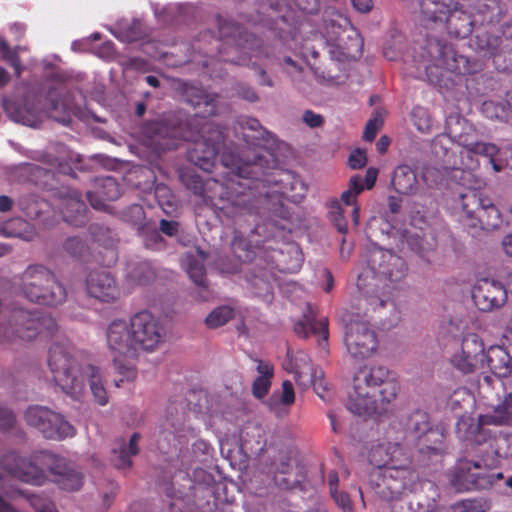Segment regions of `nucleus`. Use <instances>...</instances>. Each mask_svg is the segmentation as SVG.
I'll list each match as a JSON object with an SVG mask.
<instances>
[{
	"instance_id": "49",
	"label": "nucleus",
	"mask_w": 512,
	"mask_h": 512,
	"mask_svg": "<svg viewBox=\"0 0 512 512\" xmlns=\"http://www.w3.org/2000/svg\"><path fill=\"white\" fill-rule=\"evenodd\" d=\"M328 207L330 221L339 233L346 235L348 233V224L340 201L338 199H333L329 202Z\"/></svg>"
},
{
	"instance_id": "42",
	"label": "nucleus",
	"mask_w": 512,
	"mask_h": 512,
	"mask_svg": "<svg viewBox=\"0 0 512 512\" xmlns=\"http://www.w3.org/2000/svg\"><path fill=\"white\" fill-rule=\"evenodd\" d=\"M127 277L135 284L146 285L155 278V271L148 261L130 262Z\"/></svg>"
},
{
	"instance_id": "58",
	"label": "nucleus",
	"mask_w": 512,
	"mask_h": 512,
	"mask_svg": "<svg viewBox=\"0 0 512 512\" xmlns=\"http://www.w3.org/2000/svg\"><path fill=\"white\" fill-rule=\"evenodd\" d=\"M367 163V156L364 150L356 149L348 158V165L351 169H361Z\"/></svg>"
},
{
	"instance_id": "27",
	"label": "nucleus",
	"mask_w": 512,
	"mask_h": 512,
	"mask_svg": "<svg viewBox=\"0 0 512 512\" xmlns=\"http://www.w3.org/2000/svg\"><path fill=\"white\" fill-rule=\"evenodd\" d=\"M86 196L94 209L104 210L107 201H115L121 196V190L115 178L106 176L96 178L95 190L87 191Z\"/></svg>"
},
{
	"instance_id": "18",
	"label": "nucleus",
	"mask_w": 512,
	"mask_h": 512,
	"mask_svg": "<svg viewBox=\"0 0 512 512\" xmlns=\"http://www.w3.org/2000/svg\"><path fill=\"white\" fill-rule=\"evenodd\" d=\"M484 356L482 339L476 333H468L461 340L460 351L452 356L451 364L463 374H469L484 368Z\"/></svg>"
},
{
	"instance_id": "61",
	"label": "nucleus",
	"mask_w": 512,
	"mask_h": 512,
	"mask_svg": "<svg viewBox=\"0 0 512 512\" xmlns=\"http://www.w3.org/2000/svg\"><path fill=\"white\" fill-rule=\"evenodd\" d=\"M236 94L240 98L247 100L249 102H256L259 99L256 91L252 87L245 85V84L237 85Z\"/></svg>"
},
{
	"instance_id": "2",
	"label": "nucleus",
	"mask_w": 512,
	"mask_h": 512,
	"mask_svg": "<svg viewBox=\"0 0 512 512\" xmlns=\"http://www.w3.org/2000/svg\"><path fill=\"white\" fill-rule=\"evenodd\" d=\"M181 90L185 102L195 111L194 117L183 122L177 115L169 114L150 120L144 124L143 134L150 145L163 151L176 149L180 140L193 142L187 153L188 160L204 171H211L224 148L225 134L213 122L200 124L198 118L217 114L219 95L191 83H183Z\"/></svg>"
},
{
	"instance_id": "3",
	"label": "nucleus",
	"mask_w": 512,
	"mask_h": 512,
	"mask_svg": "<svg viewBox=\"0 0 512 512\" xmlns=\"http://www.w3.org/2000/svg\"><path fill=\"white\" fill-rule=\"evenodd\" d=\"M0 468L12 477L35 486L48 480L65 491H77L83 485V475L65 458L48 451L34 452L29 458L9 451L0 458Z\"/></svg>"
},
{
	"instance_id": "47",
	"label": "nucleus",
	"mask_w": 512,
	"mask_h": 512,
	"mask_svg": "<svg viewBox=\"0 0 512 512\" xmlns=\"http://www.w3.org/2000/svg\"><path fill=\"white\" fill-rule=\"evenodd\" d=\"M490 502L484 498L463 499L450 506L451 512H488Z\"/></svg>"
},
{
	"instance_id": "59",
	"label": "nucleus",
	"mask_w": 512,
	"mask_h": 512,
	"mask_svg": "<svg viewBox=\"0 0 512 512\" xmlns=\"http://www.w3.org/2000/svg\"><path fill=\"white\" fill-rule=\"evenodd\" d=\"M20 49L21 48L19 46L13 48L11 53L8 56H6V58H4V61H6L14 69L15 75L17 77H20V75L23 72V66L21 64V59L19 57Z\"/></svg>"
},
{
	"instance_id": "11",
	"label": "nucleus",
	"mask_w": 512,
	"mask_h": 512,
	"mask_svg": "<svg viewBox=\"0 0 512 512\" xmlns=\"http://www.w3.org/2000/svg\"><path fill=\"white\" fill-rule=\"evenodd\" d=\"M106 343L112 355L115 370L122 376L115 380L120 387L124 381H134L137 377V368L134 360L137 359L130 320L123 318L112 320L106 328Z\"/></svg>"
},
{
	"instance_id": "55",
	"label": "nucleus",
	"mask_w": 512,
	"mask_h": 512,
	"mask_svg": "<svg viewBox=\"0 0 512 512\" xmlns=\"http://www.w3.org/2000/svg\"><path fill=\"white\" fill-rule=\"evenodd\" d=\"M383 125V118L379 111H376L374 116L368 120L366 123L363 139L365 141L371 142L375 139L377 132Z\"/></svg>"
},
{
	"instance_id": "40",
	"label": "nucleus",
	"mask_w": 512,
	"mask_h": 512,
	"mask_svg": "<svg viewBox=\"0 0 512 512\" xmlns=\"http://www.w3.org/2000/svg\"><path fill=\"white\" fill-rule=\"evenodd\" d=\"M89 231L93 239L111 254L109 262L115 261L117 257L116 246L118 240L113 231L109 227L100 224L90 225Z\"/></svg>"
},
{
	"instance_id": "39",
	"label": "nucleus",
	"mask_w": 512,
	"mask_h": 512,
	"mask_svg": "<svg viewBox=\"0 0 512 512\" xmlns=\"http://www.w3.org/2000/svg\"><path fill=\"white\" fill-rule=\"evenodd\" d=\"M85 381L88 380L94 400L101 406L108 403V394L102 381L101 370L94 365L85 366Z\"/></svg>"
},
{
	"instance_id": "62",
	"label": "nucleus",
	"mask_w": 512,
	"mask_h": 512,
	"mask_svg": "<svg viewBox=\"0 0 512 512\" xmlns=\"http://www.w3.org/2000/svg\"><path fill=\"white\" fill-rule=\"evenodd\" d=\"M295 401V393L292 383L289 380H285L282 383V394H281V403L289 406L292 405Z\"/></svg>"
},
{
	"instance_id": "23",
	"label": "nucleus",
	"mask_w": 512,
	"mask_h": 512,
	"mask_svg": "<svg viewBox=\"0 0 512 512\" xmlns=\"http://www.w3.org/2000/svg\"><path fill=\"white\" fill-rule=\"evenodd\" d=\"M473 11L476 34L482 30L498 34L499 29L496 26L506 15L507 6L502 0H477Z\"/></svg>"
},
{
	"instance_id": "20",
	"label": "nucleus",
	"mask_w": 512,
	"mask_h": 512,
	"mask_svg": "<svg viewBox=\"0 0 512 512\" xmlns=\"http://www.w3.org/2000/svg\"><path fill=\"white\" fill-rule=\"evenodd\" d=\"M473 46L479 53L492 58L497 70L512 71V48L502 50V37L499 34L482 30L475 35Z\"/></svg>"
},
{
	"instance_id": "7",
	"label": "nucleus",
	"mask_w": 512,
	"mask_h": 512,
	"mask_svg": "<svg viewBox=\"0 0 512 512\" xmlns=\"http://www.w3.org/2000/svg\"><path fill=\"white\" fill-rule=\"evenodd\" d=\"M374 311L370 304L359 305V296L351 309L341 314L344 325V345L349 355L356 360H365L378 349V337L368 318V312Z\"/></svg>"
},
{
	"instance_id": "51",
	"label": "nucleus",
	"mask_w": 512,
	"mask_h": 512,
	"mask_svg": "<svg viewBox=\"0 0 512 512\" xmlns=\"http://www.w3.org/2000/svg\"><path fill=\"white\" fill-rule=\"evenodd\" d=\"M186 271L190 279L199 287L207 288V279L204 265L195 258H187Z\"/></svg>"
},
{
	"instance_id": "6",
	"label": "nucleus",
	"mask_w": 512,
	"mask_h": 512,
	"mask_svg": "<svg viewBox=\"0 0 512 512\" xmlns=\"http://www.w3.org/2000/svg\"><path fill=\"white\" fill-rule=\"evenodd\" d=\"M218 29L221 37L219 49L220 59L237 65L256 67L252 59H260L268 56L267 48L263 41L233 21L217 17Z\"/></svg>"
},
{
	"instance_id": "56",
	"label": "nucleus",
	"mask_w": 512,
	"mask_h": 512,
	"mask_svg": "<svg viewBox=\"0 0 512 512\" xmlns=\"http://www.w3.org/2000/svg\"><path fill=\"white\" fill-rule=\"evenodd\" d=\"M270 386L271 379L265 376H258L253 382L252 393L256 398L261 399L268 394Z\"/></svg>"
},
{
	"instance_id": "16",
	"label": "nucleus",
	"mask_w": 512,
	"mask_h": 512,
	"mask_svg": "<svg viewBox=\"0 0 512 512\" xmlns=\"http://www.w3.org/2000/svg\"><path fill=\"white\" fill-rule=\"evenodd\" d=\"M130 326L136 351H156L165 341L166 330L150 311L142 310L130 317Z\"/></svg>"
},
{
	"instance_id": "17",
	"label": "nucleus",
	"mask_w": 512,
	"mask_h": 512,
	"mask_svg": "<svg viewBox=\"0 0 512 512\" xmlns=\"http://www.w3.org/2000/svg\"><path fill=\"white\" fill-rule=\"evenodd\" d=\"M481 458L478 461L460 460L450 473L449 481L457 492L488 489L492 486V477L483 470Z\"/></svg>"
},
{
	"instance_id": "32",
	"label": "nucleus",
	"mask_w": 512,
	"mask_h": 512,
	"mask_svg": "<svg viewBox=\"0 0 512 512\" xmlns=\"http://www.w3.org/2000/svg\"><path fill=\"white\" fill-rule=\"evenodd\" d=\"M140 439V433L135 432L131 435L128 444L122 441L113 448L110 455L111 464L117 469L130 468L132 466L131 457L139 453Z\"/></svg>"
},
{
	"instance_id": "12",
	"label": "nucleus",
	"mask_w": 512,
	"mask_h": 512,
	"mask_svg": "<svg viewBox=\"0 0 512 512\" xmlns=\"http://www.w3.org/2000/svg\"><path fill=\"white\" fill-rule=\"evenodd\" d=\"M429 64L425 66L430 81L433 69L441 71L435 75L437 81L443 77V72L455 75H470L479 72L482 64L477 60H470L468 57L458 54L452 45L441 40H428L426 46Z\"/></svg>"
},
{
	"instance_id": "5",
	"label": "nucleus",
	"mask_w": 512,
	"mask_h": 512,
	"mask_svg": "<svg viewBox=\"0 0 512 512\" xmlns=\"http://www.w3.org/2000/svg\"><path fill=\"white\" fill-rule=\"evenodd\" d=\"M399 391V381L387 367L364 365L354 374L347 408L358 416L383 415Z\"/></svg>"
},
{
	"instance_id": "60",
	"label": "nucleus",
	"mask_w": 512,
	"mask_h": 512,
	"mask_svg": "<svg viewBox=\"0 0 512 512\" xmlns=\"http://www.w3.org/2000/svg\"><path fill=\"white\" fill-rule=\"evenodd\" d=\"M15 424V416L13 412L6 408L0 406V429L8 430L12 428Z\"/></svg>"
},
{
	"instance_id": "38",
	"label": "nucleus",
	"mask_w": 512,
	"mask_h": 512,
	"mask_svg": "<svg viewBox=\"0 0 512 512\" xmlns=\"http://www.w3.org/2000/svg\"><path fill=\"white\" fill-rule=\"evenodd\" d=\"M432 427L429 414L426 411L417 409L409 414L405 421L406 437L414 441Z\"/></svg>"
},
{
	"instance_id": "44",
	"label": "nucleus",
	"mask_w": 512,
	"mask_h": 512,
	"mask_svg": "<svg viewBox=\"0 0 512 512\" xmlns=\"http://www.w3.org/2000/svg\"><path fill=\"white\" fill-rule=\"evenodd\" d=\"M154 196L158 205L165 214L171 215L176 211L177 199L166 184H156L154 188Z\"/></svg>"
},
{
	"instance_id": "34",
	"label": "nucleus",
	"mask_w": 512,
	"mask_h": 512,
	"mask_svg": "<svg viewBox=\"0 0 512 512\" xmlns=\"http://www.w3.org/2000/svg\"><path fill=\"white\" fill-rule=\"evenodd\" d=\"M392 185L399 194H412L417 188L415 171L408 165H398L393 173Z\"/></svg>"
},
{
	"instance_id": "43",
	"label": "nucleus",
	"mask_w": 512,
	"mask_h": 512,
	"mask_svg": "<svg viewBox=\"0 0 512 512\" xmlns=\"http://www.w3.org/2000/svg\"><path fill=\"white\" fill-rule=\"evenodd\" d=\"M303 256L298 247H291L287 251V255L283 251L278 252L275 259L277 268L285 273H296L302 267Z\"/></svg>"
},
{
	"instance_id": "29",
	"label": "nucleus",
	"mask_w": 512,
	"mask_h": 512,
	"mask_svg": "<svg viewBox=\"0 0 512 512\" xmlns=\"http://www.w3.org/2000/svg\"><path fill=\"white\" fill-rule=\"evenodd\" d=\"M443 24L445 25L447 33L455 38L468 37L475 27L472 14L464 10L463 5L459 2L455 5L454 10H452V13Z\"/></svg>"
},
{
	"instance_id": "52",
	"label": "nucleus",
	"mask_w": 512,
	"mask_h": 512,
	"mask_svg": "<svg viewBox=\"0 0 512 512\" xmlns=\"http://www.w3.org/2000/svg\"><path fill=\"white\" fill-rule=\"evenodd\" d=\"M62 247L68 255L77 259L83 257L88 252L86 242L78 236L68 237Z\"/></svg>"
},
{
	"instance_id": "54",
	"label": "nucleus",
	"mask_w": 512,
	"mask_h": 512,
	"mask_svg": "<svg viewBox=\"0 0 512 512\" xmlns=\"http://www.w3.org/2000/svg\"><path fill=\"white\" fill-rule=\"evenodd\" d=\"M122 218L133 225H139L145 219V212L140 204H132L123 210Z\"/></svg>"
},
{
	"instance_id": "15",
	"label": "nucleus",
	"mask_w": 512,
	"mask_h": 512,
	"mask_svg": "<svg viewBox=\"0 0 512 512\" xmlns=\"http://www.w3.org/2000/svg\"><path fill=\"white\" fill-rule=\"evenodd\" d=\"M410 458L407 462H399L384 467L371 474V485L375 493L385 501H394L401 497L407 488V481L412 472L409 469Z\"/></svg>"
},
{
	"instance_id": "9",
	"label": "nucleus",
	"mask_w": 512,
	"mask_h": 512,
	"mask_svg": "<svg viewBox=\"0 0 512 512\" xmlns=\"http://www.w3.org/2000/svg\"><path fill=\"white\" fill-rule=\"evenodd\" d=\"M20 290L30 302L56 307L67 299V289L56 274L42 264L29 265L20 276Z\"/></svg>"
},
{
	"instance_id": "64",
	"label": "nucleus",
	"mask_w": 512,
	"mask_h": 512,
	"mask_svg": "<svg viewBox=\"0 0 512 512\" xmlns=\"http://www.w3.org/2000/svg\"><path fill=\"white\" fill-rule=\"evenodd\" d=\"M493 412L500 420V424L510 425L512 422V411H510L503 403L498 404Z\"/></svg>"
},
{
	"instance_id": "48",
	"label": "nucleus",
	"mask_w": 512,
	"mask_h": 512,
	"mask_svg": "<svg viewBox=\"0 0 512 512\" xmlns=\"http://www.w3.org/2000/svg\"><path fill=\"white\" fill-rule=\"evenodd\" d=\"M507 108L512 109V95L507 94L506 104L493 100L484 101L482 112L489 119H504L507 116Z\"/></svg>"
},
{
	"instance_id": "36",
	"label": "nucleus",
	"mask_w": 512,
	"mask_h": 512,
	"mask_svg": "<svg viewBox=\"0 0 512 512\" xmlns=\"http://www.w3.org/2000/svg\"><path fill=\"white\" fill-rule=\"evenodd\" d=\"M462 145L469 153L487 157L495 172L503 170L504 163L497 158L499 149L495 144L483 141H471L463 142Z\"/></svg>"
},
{
	"instance_id": "37",
	"label": "nucleus",
	"mask_w": 512,
	"mask_h": 512,
	"mask_svg": "<svg viewBox=\"0 0 512 512\" xmlns=\"http://www.w3.org/2000/svg\"><path fill=\"white\" fill-rule=\"evenodd\" d=\"M444 433L438 427H432L414 440L415 445L422 454H438L442 450Z\"/></svg>"
},
{
	"instance_id": "30",
	"label": "nucleus",
	"mask_w": 512,
	"mask_h": 512,
	"mask_svg": "<svg viewBox=\"0 0 512 512\" xmlns=\"http://www.w3.org/2000/svg\"><path fill=\"white\" fill-rule=\"evenodd\" d=\"M378 176V169L369 167L366 170V175L362 178L360 175H354L350 178L348 189L341 194V201L347 206H355L357 197L364 189H371L376 183Z\"/></svg>"
},
{
	"instance_id": "14",
	"label": "nucleus",
	"mask_w": 512,
	"mask_h": 512,
	"mask_svg": "<svg viewBox=\"0 0 512 512\" xmlns=\"http://www.w3.org/2000/svg\"><path fill=\"white\" fill-rule=\"evenodd\" d=\"M24 420L49 440H64L76 434L74 426L65 417L48 407L32 405L24 413Z\"/></svg>"
},
{
	"instance_id": "21",
	"label": "nucleus",
	"mask_w": 512,
	"mask_h": 512,
	"mask_svg": "<svg viewBox=\"0 0 512 512\" xmlns=\"http://www.w3.org/2000/svg\"><path fill=\"white\" fill-rule=\"evenodd\" d=\"M238 128H236L237 134L244 140L249 147L258 148L259 151L255 152L253 156L257 154H265L267 145L270 143L272 135L261 125L258 119L252 117H240L237 121ZM224 154H232L239 158L242 163L253 161L254 157L248 160H243L232 152L223 151L220 155V162H222V156Z\"/></svg>"
},
{
	"instance_id": "53",
	"label": "nucleus",
	"mask_w": 512,
	"mask_h": 512,
	"mask_svg": "<svg viewBox=\"0 0 512 512\" xmlns=\"http://www.w3.org/2000/svg\"><path fill=\"white\" fill-rule=\"evenodd\" d=\"M26 497L35 512H57L54 503L46 497L35 494Z\"/></svg>"
},
{
	"instance_id": "63",
	"label": "nucleus",
	"mask_w": 512,
	"mask_h": 512,
	"mask_svg": "<svg viewBox=\"0 0 512 512\" xmlns=\"http://www.w3.org/2000/svg\"><path fill=\"white\" fill-rule=\"evenodd\" d=\"M304 123L310 128H318L324 123L322 115L313 112L312 110H306L303 114Z\"/></svg>"
},
{
	"instance_id": "13",
	"label": "nucleus",
	"mask_w": 512,
	"mask_h": 512,
	"mask_svg": "<svg viewBox=\"0 0 512 512\" xmlns=\"http://www.w3.org/2000/svg\"><path fill=\"white\" fill-rule=\"evenodd\" d=\"M460 206L470 227L493 230L501 225V213L489 198L473 189L460 194Z\"/></svg>"
},
{
	"instance_id": "10",
	"label": "nucleus",
	"mask_w": 512,
	"mask_h": 512,
	"mask_svg": "<svg viewBox=\"0 0 512 512\" xmlns=\"http://www.w3.org/2000/svg\"><path fill=\"white\" fill-rule=\"evenodd\" d=\"M47 365L52 379L61 390L77 399L85 388V367L74 354L69 343H53L48 350Z\"/></svg>"
},
{
	"instance_id": "31",
	"label": "nucleus",
	"mask_w": 512,
	"mask_h": 512,
	"mask_svg": "<svg viewBox=\"0 0 512 512\" xmlns=\"http://www.w3.org/2000/svg\"><path fill=\"white\" fill-rule=\"evenodd\" d=\"M61 213L66 222L76 227L84 226L88 221L87 207L81 200V195L76 191L63 200Z\"/></svg>"
},
{
	"instance_id": "57",
	"label": "nucleus",
	"mask_w": 512,
	"mask_h": 512,
	"mask_svg": "<svg viewBox=\"0 0 512 512\" xmlns=\"http://www.w3.org/2000/svg\"><path fill=\"white\" fill-rule=\"evenodd\" d=\"M264 274L260 277L255 276L251 283L252 286L255 288V293L258 296H268L272 294V287L267 279H264Z\"/></svg>"
},
{
	"instance_id": "50",
	"label": "nucleus",
	"mask_w": 512,
	"mask_h": 512,
	"mask_svg": "<svg viewBox=\"0 0 512 512\" xmlns=\"http://www.w3.org/2000/svg\"><path fill=\"white\" fill-rule=\"evenodd\" d=\"M411 120L416 129L421 133L432 131V118L429 111L422 106H415L411 112Z\"/></svg>"
},
{
	"instance_id": "33",
	"label": "nucleus",
	"mask_w": 512,
	"mask_h": 512,
	"mask_svg": "<svg viewBox=\"0 0 512 512\" xmlns=\"http://www.w3.org/2000/svg\"><path fill=\"white\" fill-rule=\"evenodd\" d=\"M484 359V368H489L494 375L505 377L511 371L512 358L501 346H490L485 351Z\"/></svg>"
},
{
	"instance_id": "4",
	"label": "nucleus",
	"mask_w": 512,
	"mask_h": 512,
	"mask_svg": "<svg viewBox=\"0 0 512 512\" xmlns=\"http://www.w3.org/2000/svg\"><path fill=\"white\" fill-rule=\"evenodd\" d=\"M407 270L404 259L396 253L382 248L372 249L366 267L357 278L359 305L362 302L370 304L373 310L384 307L405 279Z\"/></svg>"
},
{
	"instance_id": "1",
	"label": "nucleus",
	"mask_w": 512,
	"mask_h": 512,
	"mask_svg": "<svg viewBox=\"0 0 512 512\" xmlns=\"http://www.w3.org/2000/svg\"><path fill=\"white\" fill-rule=\"evenodd\" d=\"M222 162L230 170L224 181L204 180L192 170L182 171L180 180L186 189L239 228L257 213L262 193L257 195L256 190L260 184L270 188L264 193L266 197L278 194L292 203H299L306 195L307 186L300 176L290 170L276 169L277 160L269 151L245 163L232 154H224Z\"/></svg>"
},
{
	"instance_id": "28",
	"label": "nucleus",
	"mask_w": 512,
	"mask_h": 512,
	"mask_svg": "<svg viewBox=\"0 0 512 512\" xmlns=\"http://www.w3.org/2000/svg\"><path fill=\"white\" fill-rule=\"evenodd\" d=\"M457 3L456 0H420L422 22L426 25L443 24Z\"/></svg>"
},
{
	"instance_id": "8",
	"label": "nucleus",
	"mask_w": 512,
	"mask_h": 512,
	"mask_svg": "<svg viewBox=\"0 0 512 512\" xmlns=\"http://www.w3.org/2000/svg\"><path fill=\"white\" fill-rule=\"evenodd\" d=\"M57 330L58 325L51 316L16 307L5 312L0 320V343H13L17 339L31 341L39 334L52 336Z\"/></svg>"
},
{
	"instance_id": "46",
	"label": "nucleus",
	"mask_w": 512,
	"mask_h": 512,
	"mask_svg": "<svg viewBox=\"0 0 512 512\" xmlns=\"http://www.w3.org/2000/svg\"><path fill=\"white\" fill-rule=\"evenodd\" d=\"M2 105L11 120L25 125H31V114L29 110L22 107L15 99L5 98Z\"/></svg>"
},
{
	"instance_id": "35",
	"label": "nucleus",
	"mask_w": 512,
	"mask_h": 512,
	"mask_svg": "<svg viewBox=\"0 0 512 512\" xmlns=\"http://www.w3.org/2000/svg\"><path fill=\"white\" fill-rule=\"evenodd\" d=\"M295 333L303 338L308 337L310 334H317L325 342L329 336V322L326 317L316 319L315 317L306 316L305 321H299L294 327Z\"/></svg>"
},
{
	"instance_id": "26",
	"label": "nucleus",
	"mask_w": 512,
	"mask_h": 512,
	"mask_svg": "<svg viewBox=\"0 0 512 512\" xmlns=\"http://www.w3.org/2000/svg\"><path fill=\"white\" fill-rule=\"evenodd\" d=\"M408 459L409 455L400 443L378 444L369 452V461L375 467L374 471L399 462H407Z\"/></svg>"
},
{
	"instance_id": "24",
	"label": "nucleus",
	"mask_w": 512,
	"mask_h": 512,
	"mask_svg": "<svg viewBox=\"0 0 512 512\" xmlns=\"http://www.w3.org/2000/svg\"><path fill=\"white\" fill-rule=\"evenodd\" d=\"M480 450L481 462L485 468L493 469L500 466L503 459L512 457V433L494 432L487 437V442Z\"/></svg>"
},
{
	"instance_id": "22",
	"label": "nucleus",
	"mask_w": 512,
	"mask_h": 512,
	"mask_svg": "<svg viewBox=\"0 0 512 512\" xmlns=\"http://www.w3.org/2000/svg\"><path fill=\"white\" fill-rule=\"evenodd\" d=\"M87 294L102 303H115L121 297V289L115 277L105 270H92L86 277Z\"/></svg>"
},
{
	"instance_id": "41",
	"label": "nucleus",
	"mask_w": 512,
	"mask_h": 512,
	"mask_svg": "<svg viewBox=\"0 0 512 512\" xmlns=\"http://www.w3.org/2000/svg\"><path fill=\"white\" fill-rule=\"evenodd\" d=\"M364 42L356 30H351L346 38H341L339 48L344 60H357L363 52Z\"/></svg>"
},
{
	"instance_id": "19",
	"label": "nucleus",
	"mask_w": 512,
	"mask_h": 512,
	"mask_svg": "<svg viewBox=\"0 0 512 512\" xmlns=\"http://www.w3.org/2000/svg\"><path fill=\"white\" fill-rule=\"evenodd\" d=\"M500 420L493 412L480 414L475 422L472 418H461L456 423V432L462 440L471 446H482L487 442V437L494 432L487 428L489 425L501 426Z\"/></svg>"
},
{
	"instance_id": "25",
	"label": "nucleus",
	"mask_w": 512,
	"mask_h": 512,
	"mask_svg": "<svg viewBox=\"0 0 512 512\" xmlns=\"http://www.w3.org/2000/svg\"><path fill=\"white\" fill-rule=\"evenodd\" d=\"M472 298L479 310L491 311L506 302L507 290L498 281L482 278L473 287Z\"/></svg>"
},
{
	"instance_id": "45",
	"label": "nucleus",
	"mask_w": 512,
	"mask_h": 512,
	"mask_svg": "<svg viewBox=\"0 0 512 512\" xmlns=\"http://www.w3.org/2000/svg\"><path fill=\"white\" fill-rule=\"evenodd\" d=\"M235 317V310L229 305L214 308L205 318V324L210 329L219 328Z\"/></svg>"
}]
</instances>
